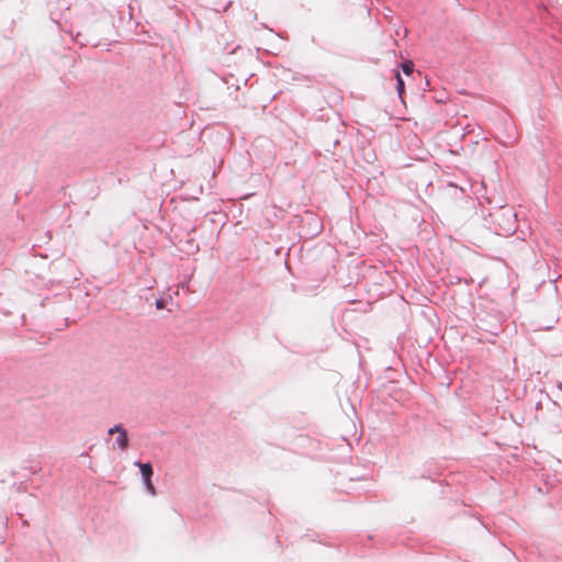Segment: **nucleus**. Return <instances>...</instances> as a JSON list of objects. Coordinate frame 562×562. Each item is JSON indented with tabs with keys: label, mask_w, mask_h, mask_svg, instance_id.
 <instances>
[{
	"label": "nucleus",
	"mask_w": 562,
	"mask_h": 562,
	"mask_svg": "<svg viewBox=\"0 0 562 562\" xmlns=\"http://www.w3.org/2000/svg\"><path fill=\"white\" fill-rule=\"evenodd\" d=\"M117 434L116 443L122 449L125 450L128 447V438L127 432L122 428L121 425H116L109 429V435Z\"/></svg>",
	"instance_id": "f03ea898"
},
{
	"label": "nucleus",
	"mask_w": 562,
	"mask_h": 562,
	"mask_svg": "<svg viewBox=\"0 0 562 562\" xmlns=\"http://www.w3.org/2000/svg\"><path fill=\"white\" fill-rule=\"evenodd\" d=\"M135 464L139 468L140 472H142L144 484H145L147 491L151 495H156V488L151 482L153 468H151L150 463L136 462Z\"/></svg>",
	"instance_id": "f257e3e1"
},
{
	"label": "nucleus",
	"mask_w": 562,
	"mask_h": 562,
	"mask_svg": "<svg viewBox=\"0 0 562 562\" xmlns=\"http://www.w3.org/2000/svg\"><path fill=\"white\" fill-rule=\"evenodd\" d=\"M395 78H396V89H397L398 95L402 97L404 93V90H405L404 80L402 79L400 72H396Z\"/></svg>",
	"instance_id": "7ed1b4c3"
},
{
	"label": "nucleus",
	"mask_w": 562,
	"mask_h": 562,
	"mask_svg": "<svg viewBox=\"0 0 562 562\" xmlns=\"http://www.w3.org/2000/svg\"><path fill=\"white\" fill-rule=\"evenodd\" d=\"M164 306H165V304H164V301H162V300H158V301L156 302V307H157L158 310L164 308Z\"/></svg>",
	"instance_id": "39448f33"
},
{
	"label": "nucleus",
	"mask_w": 562,
	"mask_h": 562,
	"mask_svg": "<svg viewBox=\"0 0 562 562\" xmlns=\"http://www.w3.org/2000/svg\"><path fill=\"white\" fill-rule=\"evenodd\" d=\"M402 69L405 75L409 76L414 71V64L413 61L408 60L402 64Z\"/></svg>",
	"instance_id": "20e7f679"
}]
</instances>
